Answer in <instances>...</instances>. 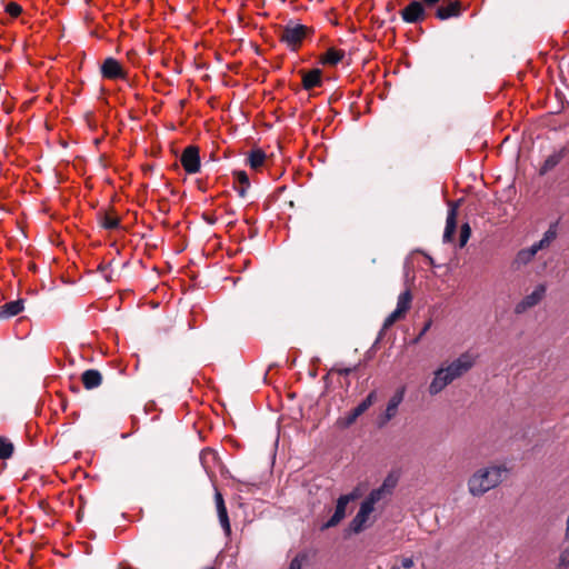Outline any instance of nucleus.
Returning a JSON list of instances; mask_svg holds the SVG:
<instances>
[{
    "mask_svg": "<svg viewBox=\"0 0 569 569\" xmlns=\"http://www.w3.org/2000/svg\"><path fill=\"white\" fill-rule=\"evenodd\" d=\"M507 469L502 467H491L481 469L473 473L469 479V491L472 496H481L501 482V476Z\"/></svg>",
    "mask_w": 569,
    "mask_h": 569,
    "instance_id": "nucleus-1",
    "label": "nucleus"
},
{
    "mask_svg": "<svg viewBox=\"0 0 569 569\" xmlns=\"http://www.w3.org/2000/svg\"><path fill=\"white\" fill-rule=\"evenodd\" d=\"M315 33L311 27L300 23L289 22L282 27L279 32V41L284 43L291 51L297 52L302 47L306 39H310Z\"/></svg>",
    "mask_w": 569,
    "mask_h": 569,
    "instance_id": "nucleus-2",
    "label": "nucleus"
},
{
    "mask_svg": "<svg viewBox=\"0 0 569 569\" xmlns=\"http://www.w3.org/2000/svg\"><path fill=\"white\" fill-rule=\"evenodd\" d=\"M383 495V488L372 490L369 496L362 501L360 509L356 517L352 519L350 527L356 533L363 530L370 515L375 510V505L380 501Z\"/></svg>",
    "mask_w": 569,
    "mask_h": 569,
    "instance_id": "nucleus-3",
    "label": "nucleus"
},
{
    "mask_svg": "<svg viewBox=\"0 0 569 569\" xmlns=\"http://www.w3.org/2000/svg\"><path fill=\"white\" fill-rule=\"evenodd\" d=\"M477 356H473L469 352L462 353L457 360L451 362L448 367L443 368L446 370V375L450 377L453 381L455 379L461 377L463 373L469 371L475 362Z\"/></svg>",
    "mask_w": 569,
    "mask_h": 569,
    "instance_id": "nucleus-4",
    "label": "nucleus"
},
{
    "mask_svg": "<svg viewBox=\"0 0 569 569\" xmlns=\"http://www.w3.org/2000/svg\"><path fill=\"white\" fill-rule=\"evenodd\" d=\"M400 16L406 23L417 24L428 18V11L419 0H412L400 10Z\"/></svg>",
    "mask_w": 569,
    "mask_h": 569,
    "instance_id": "nucleus-5",
    "label": "nucleus"
},
{
    "mask_svg": "<svg viewBox=\"0 0 569 569\" xmlns=\"http://www.w3.org/2000/svg\"><path fill=\"white\" fill-rule=\"evenodd\" d=\"M200 461L202 467L204 468L207 475L213 479L217 476V472L223 471L222 461L216 450L212 448H204L200 452Z\"/></svg>",
    "mask_w": 569,
    "mask_h": 569,
    "instance_id": "nucleus-6",
    "label": "nucleus"
},
{
    "mask_svg": "<svg viewBox=\"0 0 569 569\" xmlns=\"http://www.w3.org/2000/svg\"><path fill=\"white\" fill-rule=\"evenodd\" d=\"M100 71L102 78L107 80H128V71L124 69L121 62L112 57L104 59L100 67Z\"/></svg>",
    "mask_w": 569,
    "mask_h": 569,
    "instance_id": "nucleus-7",
    "label": "nucleus"
},
{
    "mask_svg": "<svg viewBox=\"0 0 569 569\" xmlns=\"http://www.w3.org/2000/svg\"><path fill=\"white\" fill-rule=\"evenodd\" d=\"M376 398V391L369 392L366 399H363L356 408H353L345 417L340 418L338 420V423L343 428H348L351 425H353L357 421V419L375 403Z\"/></svg>",
    "mask_w": 569,
    "mask_h": 569,
    "instance_id": "nucleus-8",
    "label": "nucleus"
},
{
    "mask_svg": "<svg viewBox=\"0 0 569 569\" xmlns=\"http://www.w3.org/2000/svg\"><path fill=\"white\" fill-rule=\"evenodd\" d=\"M199 153V147L193 144L188 146L183 149L180 156V163L187 173L193 174L200 170L201 163Z\"/></svg>",
    "mask_w": 569,
    "mask_h": 569,
    "instance_id": "nucleus-9",
    "label": "nucleus"
},
{
    "mask_svg": "<svg viewBox=\"0 0 569 569\" xmlns=\"http://www.w3.org/2000/svg\"><path fill=\"white\" fill-rule=\"evenodd\" d=\"M462 12V3L459 0H442V3L437 7L435 17L439 20H447L450 18L459 17Z\"/></svg>",
    "mask_w": 569,
    "mask_h": 569,
    "instance_id": "nucleus-10",
    "label": "nucleus"
},
{
    "mask_svg": "<svg viewBox=\"0 0 569 569\" xmlns=\"http://www.w3.org/2000/svg\"><path fill=\"white\" fill-rule=\"evenodd\" d=\"M355 499L353 495H342L338 498L336 509L330 519L322 526V529L336 527L346 516L348 503Z\"/></svg>",
    "mask_w": 569,
    "mask_h": 569,
    "instance_id": "nucleus-11",
    "label": "nucleus"
},
{
    "mask_svg": "<svg viewBox=\"0 0 569 569\" xmlns=\"http://www.w3.org/2000/svg\"><path fill=\"white\" fill-rule=\"evenodd\" d=\"M546 293V286L539 284L537 288L532 291V293L525 297L517 306H516V312L521 313L525 312L527 309L535 307L538 305Z\"/></svg>",
    "mask_w": 569,
    "mask_h": 569,
    "instance_id": "nucleus-12",
    "label": "nucleus"
},
{
    "mask_svg": "<svg viewBox=\"0 0 569 569\" xmlns=\"http://www.w3.org/2000/svg\"><path fill=\"white\" fill-rule=\"evenodd\" d=\"M457 217H458V204L451 202L449 204V211L446 221V228L443 232V241L452 242L457 230Z\"/></svg>",
    "mask_w": 569,
    "mask_h": 569,
    "instance_id": "nucleus-13",
    "label": "nucleus"
},
{
    "mask_svg": "<svg viewBox=\"0 0 569 569\" xmlns=\"http://www.w3.org/2000/svg\"><path fill=\"white\" fill-rule=\"evenodd\" d=\"M299 73L302 78V88L305 90H312L322 84V71L320 69H311L309 71L300 70Z\"/></svg>",
    "mask_w": 569,
    "mask_h": 569,
    "instance_id": "nucleus-14",
    "label": "nucleus"
},
{
    "mask_svg": "<svg viewBox=\"0 0 569 569\" xmlns=\"http://www.w3.org/2000/svg\"><path fill=\"white\" fill-rule=\"evenodd\" d=\"M567 153L568 149L566 147H562L559 150L551 153L550 156H548L539 168V174L545 176L553 168H556L561 162V160L567 156Z\"/></svg>",
    "mask_w": 569,
    "mask_h": 569,
    "instance_id": "nucleus-15",
    "label": "nucleus"
},
{
    "mask_svg": "<svg viewBox=\"0 0 569 569\" xmlns=\"http://www.w3.org/2000/svg\"><path fill=\"white\" fill-rule=\"evenodd\" d=\"M446 370L443 368L438 369L435 372V377L429 386V392L431 395H437L442 391L449 383L452 382L449 376H447Z\"/></svg>",
    "mask_w": 569,
    "mask_h": 569,
    "instance_id": "nucleus-16",
    "label": "nucleus"
},
{
    "mask_svg": "<svg viewBox=\"0 0 569 569\" xmlns=\"http://www.w3.org/2000/svg\"><path fill=\"white\" fill-rule=\"evenodd\" d=\"M346 57V52L342 49L335 47L329 48L319 58V62L323 66L335 67Z\"/></svg>",
    "mask_w": 569,
    "mask_h": 569,
    "instance_id": "nucleus-17",
    "label": "nucleus"
},
{
    "mask_svg": "<svg viewBox=\"0 0 569 569\" xmlns=\"http://www.w3.org/2000/svg\"><path fill=\"white\" fill-rule=\"evenodd\" d=\"M247 164L254 171H260L267 161V154L266 152L260 149H252L247 157Z\"/></svg>",
    "mask_w": 569,
    "mask_h": 569,
    "instance_id": "nucleus-18",
    "label": "nucleus"
},
{
    "mask_svg": "<svg viewBox=\"0 0 569 569\" xmlns=\"http://www.w3.org/2000/svg\"><path fill=\"white\" fill-rule=\"evenodd\" d=\"M81 382L86 389H94L101 385L102 376L98 370L89 369L81 375Z\"/></svg>",
    "mask_w": 569,
    "mask_h": 569,
    "instance_id": "nucleus-19",
    "label": "nucleus"
},
{
    "mask_svg": "<svg viewBox=\"0 0 569 569\" xmlns=\"http://www.w3.org/2000/svg\"><path fill=\"white\" fill-rule=\"evenodd\" d=\"M405 387H401L396 391V393L390 398L387 409H386V419L390 420L397 413L399 405L402 402L405 397Z\"/></svg>",
    "mask_w": 569,
    "mask_h": 569,
    "instance_id": "nucleus-20",
    "label": "nucleus"
},
{
    "mask_svg": "<svg viewBox=\"0 0 569 569\" xmlns=\"http://www.w3.org/2000/svg\"><path fill=\"white\" fill-rule=\"evenodd\" d=\"M23 310V301L22 300H14L6 302L3 306L0 307V318L7 319L10 317H14L22 312Z\"/></svg>",
    "mask_w": 569,
    "mask_h": 569,
    "instance_id": "nucleus-21",
    "label": "nucleus"
},
{
    "mask_svg": "<svg viewBox=\"0 0 569 569\" xmlns=\"http://www.w3.org/2000/svg\"><path fill=\"white\" fill-rule=\"evenodd\" d=\"M233 179L234 183H238L239 186L234 184V189L238 191L240 197H244L247 189L250 187L249 177L246 171L238 170L233 172Z\"/></svg>",
    "mask_w": 569,
    "mask_h": 569,
    "instance_id": "nucleus-22",
    "label": "nucleus"
},
{
    "mask_svg": "<svg viewBox=\"0 0 569 569\" xmlns=\"http://www.w3.org/2000/svg\"><path fill=\"white\" fill-rule=\"evenodd\" d=\"M100 223L104 229L113 230L120 226V218L116 214L113 209H110L100 216Z\"/></svg>",
    "mask_w": 569,
    "mask_h": 569,
    "instance_id": "nucleus-23",
    "label": "nucleus"
},
{
    "mask_svg": "<svg viewBox=\"0 0 569 569\" xmlns=\"http://www.w3.org/2000/svg\"><path fill=\"white\" fill-rule=\"evenodd\" d=\"M14 453V445L3 436H0V460H8Z\"/></svg>",
    "mask_w": 569,
    "mask_h": 569,
    "instance_id": "nucleus-24",
    "label": "nucleus"
},
{
    "mask_svg": "<svg viewBox=\"0 0 569 569\" xmlns=\"http://www.w3.org/2000/svg\"><path fill=\"white\" fill-rule=\"evenodd\" d=\"M411 301H412V295H411L410 290L403 291L398 297L397 309L402 311L403 313H407L411 307Z\"/></svg>",
    "mask_w": 569,
    "mask_h": 569,
    "instance_id": "nucleus-25",
    "label": "nucleus"
},
{
    "mask_svg": "<svg viewBox=\"0 0 569 569\" xmlns=\"http://www.w3.org/2000/svg\"><path fill=\"white\" fill-rule=\"evenodd\" d=\"M537 252L538 251L535 249L533 246H531L528 249L520 250L517 254L516 261L526 264L533 259Z\"/></svg>",
    "mask_w": 569,
    "mask_h": 569,
    "instance_id": "nucleus-26",
    "label": "nucleus"
},
{
    "mask_svg": "<svg viewBox=\"0 0 569 569\" xmlns=\"http://www.w3.org/2000/svg\"><path fill=\"white\" fill-rule=\"evenodd\" d=\"M217 511H218L219 521H220V523H221L226 535L230 536L231 535V527H230V521H229L227 508H220V510H217Z\"/></svg>",
    "mask_w": 569,
    "mask_h": 569,
    "instance_id": "nucleus-27",
    "label": "nucleus"
},
{
    "mask_svg": "<svg viewBox=\"0 0 569 569\" xmlns=\"http://www.w3.org/2000/svg\"><path fill=\"white\" fill-rule=\"evenodd\" d=\"M406 317V313H403L402 311L398 310L397 308L386 318L385 322H383V328L385 329H388L390 328L393 323H396L398 320H401Z\"/></svg>",
    "mask_w": 569,
    "mask_h": 569,
    "instance_id": "nucleus-28",
    "label": "nucleus"
},
{
    "mask_svg": "<svg viewBox=\"0 0 569 569\" xmlns=\"http://www.w3.org/2000/svg\"><path fill=\"white\" fill-rule=\"evenodd\" d=\"M406 317V313H403L402 311L398 310L397 308L386 318L385 322H383V328L385 329H388L390 328L393 323H396L398 320H401Z\"/></svg>",
    "mask_w": 569,
    "mask_h": 569,
    "instance_id": "nucleus-29",
    "label": "nucleus"
},
{
    "mask_svg": "<svg viewBox=\"0 0 569 569\" xmlns=\"http://www.w3.org/2000/svg\"><path fill=\"white\" fill-rule=\"evenodd\" d=\"M406 317V313H403L402 311L398 310L397 308L386 318L385 322H383V328L385 329H388L390 328L393 323H396L398 320H401Z\"/></svg>",
    "mask_w": 569,
    "mask_h": 569,
    "instance_id": "nucleus-30",
    "label": "nucleus"
},
{
    "mask_svg": "<svg viewBox=\"0 0 569 569\" xmlns=\"http://www.w3.org/2000/svg\"><path fill=\"white\" fill-rule=\"evenodd\" d=\"M471 236V228L468 222L463 223L460 228L459 247L463 248Z\"/></svg>",
    "mask_w": 569,
    "mask_h": 569,
    "instance_id": "nucleus-31",
    "label": "nucleus"
},
{
    "mask_svg": "<svg viewBox=\"0 0 569 569\" xmlns=\"http://www.w3.org/2000/svg\"><path fill=\"white\" fill-rule=\"evenodd\" d=\"M4 11L11 18H18L22 13V7L19 3L11 1L6 4Z\"/></svg>",
    "mask_w": 569,
    "mask_h": 569,
    "instance_id": "nucleus-32",
    "label": "nucleus"
},
{
    "mask_svg": "<svg viewBox=\"0 0 569 569\" xmlns=\"http://www.w3.org/2000/svg\"><path fill=\"white\" fill-rule=\"evenodd\" d=\"M558 567L560 569H569V546L561 551Z\"/></svg>",
    "mask_w": 569,
    "mask_h": 569,
    "instance_id": "nucleus-33",
    "label": "nucleus"
},
{
    "mask_svg": "<svg viewBox=\"0 0 569 569\" xmlns=\"http://www.w3.org/2000/svg\"><path fill=\"white\" fill-rule=\"evenodd\" d=\"M202 219L209 224H214L217 222V217L214 211H204L202 213Z\"/></svg>",
    "mask_w": 569,
    "mask_h": 569,
    "instance_id": "nucleus-34",
    "label": "nucleus"
},
{
    "mask_svg": "<svg viewBox=\"0 0 569 569\" xmlns=\"http://www.w3.org/2000/svg\"><path fill=\"white\" fill-rule=\"evenodd\" d=\"M557 237V231L553 226H551L543 234V239H547L548 241H553Z\"/></svg>",
    "mask_w": 569,
    "mask_h": 569,
    "instance_id": "nucleus-35",
    "label": "nucleus"
},
{
    "mask_svg": "<svg viewBox=\"0 0 569 569\" xmlns=\"http://www.w3.org/2000/svg\"><path fill=\"white\" fill-rule=\"evenodd\" d=\"M301 567H302V558H300V556H296L291 560L288 569H301Z\"/></svg>",
    "mask_w": 569,
    "mask_h": 569,
    "instance_id": "nucleus-36",
    "label": "nucleus"
},
{
    "mask_svg": "<svg viewBox=\"0 0 569 569\" xmlns=\"http://www.w3.org/2000/svg\"><path fill=\"white\" fill-rule=\"evenodd\" d=\"M216 505H217V510H220V508H226V505H224V500H223V497L221 495L220 491H216Z\"/></svg>",
    "mask_w": 569,
    "mask_h": 569,
    "instance_id": "nucleus-37",
    "label": "nucleus"
},
{
    "mask_svg": "<svg viewBox=\"0 0 569 569\" xmlns=\"http://www.w3.org/2000/svg\"><path fill=\"white\" fill-rule=\"evenodd\" d=\"M421 3H423V7L428 9L435 8L441 0H419Z\"/></svg>",
    "mask_w": 569,
    "mask_h": 569,
    "instance_id": "nucleus-38",
    "label": "nucleus"
},
{
    "mask_svg": "<svg viewBox=\"0 0 569 569\" xmlns=\"http://www.w3.org/2000/svg\"><path fill=\"white\" fill-rule=\"evenodd\" d=\"M550 243H551L550 241H548L547 239H543V238H542L539 242H537V243H535V244H532V246L535 247V249H536L537 251H539V250H541V249H543V248L548 247Z\"/></svg>",
    "mask_w": 569,
    "mask_h": 569,
    "instance_id": "nucleus-39",
    "label": "nucleus"
},
{
    "mask_svg": "<svg viewBox=\"0 0 569 569\" xmlns=\"http://www.w3.org/2000/svg\"><path fill=\"white\" fill-rule=\"evenodd\" d=\"M355 370V368H335L332 371H336L340 376H348Z\"/></svg>",
    "mask_w": 569,
    "mask_h": 569,
    "instance_id": "nucleus-40",
    "label": "nucleus"
},
{
    "mask_svg": "<svg viewBox=\"0 0 569 569\" xmlns=\"http://www.w3.org/2000/svg\"><path fill=\"white\" fill-rule=\"evenodd\" d=\"M401 566L405 568V569H410L413 567V560L412 558H402L401 560Z\"/></svg>",
    "mask_w": 569,
    "mask_h": 569,
    "instance_id": "nucleus-41",
    "label": "nucleus"
},
{
    "mask_svg": "<svg viewBox=\"0 0 569 569\" xmlns=\"http://www.w3.org/2000/svg\"><path fill=\"white\" fill-rule=\"evenodd\" d=\"M395 487V482L393 481H390V478L386 479L383 485L380 487V488H383V491L389 488L392 489Z\"/></svg>",
    "mask_w": 569,
    "mask_h": 569,
    "instance_id": "nucleus-42",
    "label": "nucleus"
},
{
    "mask_svg": "<svg viewBox=\"0 0 569 569\" xmlns=\"http://www.w3.org/2000/svg\"><path fill=\"white\" fill-rule=\"evenodd\" d=\"M430 326H431V321H428V322L425 325V327H423V329H422V331H421L420 336L425 335V333L429 330Z\"/></svg>",
    "mask_w": 569,
    "mask_h": 569,
    "instance_id": "nucleus-43",
    "label": "nucleus"
},
{
    "mask_svg": "<svg viewBox=\"0 0 569 569\" xmlns=\"http://www.w3.org/2000/svg\"><path fill=\"white\" fill-rule=\"evenodd\" d=\"M566 539L569 540V516H568V520H567Z\"/></svg>",
    "mask_w": 569,
    "mask_h": 569,
    "instance_id": "nucleus-44",
    "label": "nucleus"
}]
</instances>
